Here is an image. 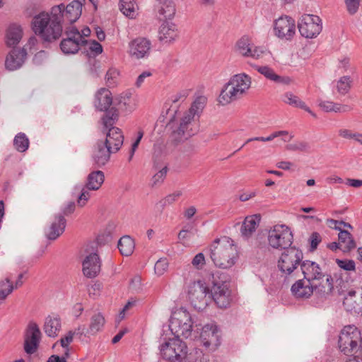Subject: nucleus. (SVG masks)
I'll return each instance as SVG.
<instances>
[{
    "label": "nucleus",
    "mask_w": 362,
    "mask_h": 362,
    "mask_svg": "<svg viewBox=\"0 0 362 362\" xmlns=\"http://www.w3.org/2000/svg\"><path fill=\"white\" fill-rule=\"evenodd\" d=\"M112 103V93L108 89L102 88L96 92L93 104L97 110L105 112V115L112 110H117L115 107L110 108Z\"/></svg>",
    "instance_id": "f3484780"
},
{
    "label": "nucleus",
    "mask_w": 362,
    "mask_h": 362,
    "mask_svg": "<svg viewBox=\"0 0 362 362\" xmlns=\"http://www.w3.org/2000/svg\"><path fill=\"white\" fill-rule=\"evenodd\" d=\"M300 270L304 279L312 283L315 281H320L325 276L319 264L313 261L303 260L300 264Z\"/></svg>",
    "instance_id": "a211bd4d"
},
{
    "label": "nucleus",
    "mask_w": 362,
    "mask_h": 362,
    "mask_svg": "<svg viewBox=\"0 0 362 362\" xmlns=\"http://www.w3.org/2000/svg\"><path fill=\"white\" fill-rule=\"evenodd\" d=\"M119 119L118 110H112L102 117L103 124L106 131V137L103 143L112 146L113 152H117L124 141V136L122 130L114 124Z\"/></svg>",
    "instance_id": "7ed1b4c3"
},
{
    "label": "nucleus",
    "mask_w": 362,
    "mask_h": 362,
    "mask_svg": "<svg viewBox=\"0 0 362 362\" xmlns=\"http://www.w3.org/2000/svg\"><path fill=\"white\" fill-rule=\"evenodd\" d=\"M291 290L297 298H308L313 293V283L304 279H299L293 284Z\"/></svg>",
    "instance_id": "cd10ccee"
},
{
    "label": "nucleus",
    "mask_w": 362,
    "mask_h": 362,
    "mask_svg": "<svg viewBox=\"0 0 362 362\" xmlns=\"http://www.w3.org/2000/svg\"><path fill=\"white\" fill-rule=\"evenodd\" d=\"M87 45H89V49L94 52L95 55H98L103 52V47L98 42L95 40L88 41Z\"/></svg>",
    "instance_id": "680f3d73"
},
{
    "label": "nucleus",
    "mask_w": 362,
    "mask_h": 362,
    "mask_svg": "<svg viewBox=\"0 0 362 362\" xmlns=\"http://www.w3.org/2000/svg\"><path fill=\"white\" fill-rule=\"evenodd\" d=\"M178 36L176 25L170 22L165 21L160 25L158 31V39L163 43H171Z\"/></svg>",
    "instance_id": "a878e982"
},
{
    "label": "nucleus",
    "mask_w": 362,
    "mask_h": 362,
    "mask_svg": "<svg viewBox=\"0 0 362 362\" xmlns=\"http://www.w3.org/2000/svg\"><path fill=\"white\" fill-rule=\"evenodd\" d=\"M66 220L62 214H57L54 216V221L51 223L46 237L50 240H54L58 238L65 230Z\"/></svg>",
    "instance_id": "bb28decb"
},
{
    "label": "nucleus",
    "mask_w": 362,
    "mask_h": 362,
    "mask_svg": "<svg viewBox=\"0 0 362 362\" xmlns=\"http://www.w3.org/2000/svg\"><path fill=\"white\" fill-rule=\"evenodd\" d=\"M168 262L166 258L159 259L155 264L154 269L155 272L160 276L168 269Z\"/></svg>",
    "instance_id": "864d4df0"
},
{
    "label": "nucleus",
    "mask_w": 362,
    "mask_h": 362,
    "mask_svg": "<svg viewBox=\"0 0 362 362\" xmlns=\"http://www.w3.org/2000/svg\"><path fill=\"white\" fill-rule=\"evenodd\" d=\"M100 260L96 252H91L83 262V272L88 278L95 277L100 272Z\"/></svg>",
    "instance_id": "4be33fe9"
},
{
    "label": "nucleus",
    "mask_w": 362,
    "mask_h": 362,
    "mask_svg": "<svg viewBox=\"0 0 362 362\" xmlns=\"http://www.w3.org/2000/svg\"><path fill=\"white\" fill-rule=\"evenodd\" d=\"M117 247L122 255L129 256L134 252L135 244L134 240L130 236L124 235L119 240Z\"/></svg>",
    "instance_id": "a19ab883"
},
{
    "label": "nucleus",
    "mask_w": 362,
    "mask_h": 362,
    "mask_svg": "<svg viewBox=\"0 0 362 362\" xmlns=\"http://www.w3.org/2000/svg\"><path fill=\"white\" fill-rule=\"evenodd\" d=\"M65 35H66V37H71L78 40H86V39H82L81 33L74 26L70 28L69 30H66Z\"/></svg>",
    "instance_id": "052dcab7"
},
{
    "label": "nucleus",
    "mask_w": 362,
    "mask_h": 362,
    "mask_svg": "<svg viewBox=\"0 0 362 362\" xmlns=\"http://www.w3.org/2000/svg\"><path fill=\"white\" fill-rule=\"evenodd\" d=\"M187 351L186 343L177 337L169 339L160 349L163 359L170 362H182Z\"/></svg>",
    "instance_id": "6e6552de"
},
{
    "label": "nucleus",
    "mask_w": 362,
    "mask_h": 362,
    "mask_svg": "<svg viewBox=\"0 0 362 362\" xmlns=\"http://www.w3.org/2000/svg\"><path fill=\"white\" fill-rule=\"evenodd\" d=\"M261 221L260 214L246 216L240 227L242 236L248 238L252 236Z\"/></svg>",
    "instance_id": "c85d7f7f"
},
{
    "label": "nucleus",
    "mask_w": 362,
    "mask_h": 362,
    "mask_svg": "<svg viewBox=\"0 0 362 362\" xmlns=\"http://www.w3.org/2000/svg\"><path fill=\"white\" fill-rule=\"evenodd\" d=\"M105 319L103 315L100 313L93 314L89 321L88 326L87 327V334L90 336H95L98 333L102 332L105 325Z\"/></svg>",
    "instance_id": "473e14b6"
},
{
    "label": "nucleus",
    "mask_w": 362,
    "mask_h": 362,
    "mask_svg": "<svg viewBox=\"0 0 362 362\" xmlns=\"http://www.w3.org/2000/svg\"><path fill=\"white\" fill-rule=\"evenodd\" d=\"M119 9L126 16L134 18L135 14L134 0H120Z\"/></svg>",
    "instance_id": "49530a36"
},
{
    "label": "nucleus",
    "mask_w": 362,
    "mask_h": 362,
    "mask_svg": "<svg viewBox=\"0 0 362 362\" xmlns=\"http://www.w3.org/2000/svg\"><path fill=\"white\" fill-rule=\"evenodd\" d=\"M200 340L206 348L216 349L220 344V335L216 326L205 325L200 334Z\"/></svg>",
    "instance_id": "dca6fc26"
},
{
    "label": "nucleus",
    "mask_w": 362,
    "mask_h": 362,
    "mask_svg": "<svg viewBox=\"0 0 362 362\" xmlns=\"http://www.w3.org/2000/svg\"><path fill=\"white\" fill-rule=\"evenodd\" d=\"M229 81L230 85H233L238 88L243 95L250 88L252 83L251 78L244 73L233 76Z\"/></svg>",
    "instance_id": "c9c22d12"
},
{
    "label": "nucleus",
    "mask_w": 362,
    "mask_h": 362,
    "mask_svg": "<svg viewBox=\"0 0 362 362\" xmlns=\"http://www.w3.org/2000/svg\"><path fill=\"white\" fill-rule=\"evenodd\" d=\"M112 146H107L101 141H98L93 154L94 164L98 168L104 166L110 160V155L114 153Z\"/></svg>",
    "instance_id": "412c9836"
},
{
    "label": "nucleus",
    "mask_w": 362,
    "mask_h": 362,
    "mask_svg": "<svg viewBox=\"0 0 362 362\" xmlns=\"http://www.w3.org/2000/svg\"><path fill=\"white\" fill-rule=\"evenodd\" d=\"M361 0H345L348 12L351 15L355 14L359 7Z\"/></svg>",
    "instance_id": "6e6d98bb"
},
{
    "label": "nucleus",
    "mask_w": 362,
    "mask_h": 362,
    "mask_svg": "<svg viewBox=\"0 0 362 362\" xmlns=\"http://www.w3.org/2000/svg\"><path fill=\"white\" fill-rule=\"evenodd\" d=\"M211 288L201 280L191 283L188 287V298L194 309L204 310L211 302Z\"/></svg>",
    "instance_id": "39448f33"
},
{
    "label": "nucleus",
    "mask_w": 362,
    "mask_h": 362,
    "mask_svg": "<svg viewBox=\"0 0 362 362\" xmlns=\"http://www.w3.org/2000/svg\"><path fill=\"white\" fill-rule=\"evenodd\" d=\"M295 30V21L289 16L280 17L274 23L275 35L279 38L291 40Z\"/></svg>",
    "instance_id": "4468645a"
},
{
    "label": "nucleus",
    "mask_w": 362,
    "mask_h": 362,
    "mask_svg": "<svg viewBox=\"0 0 362 362\" xmlns=\"http://www.w3.org/2000/svg\"><path fill=\"white\" fill-rule=\"evenodd\" d=\"M229 283L223 281H214L210 290L211 300H213L220 308H228L232 300Z\"/></svg>",
    "instance_id": "9d476101"
},
{
    "label": "nucleus",
    "mask_w": 362,
    "mask_h": 362,
    "mask_svg": "<svg viewBox=\"0 0 362 362\" xmlns=\"http://www.w3.org/2000/svg\"><path fill=\"white\" fill-rule=\"evenodd\" d=\"M15 148L19 152H25L29 147V139L24 133H18L13 139Z\"/></svg>",
    "instance_id": "c03bdc74"
},
{
    "label": "nucleus",
    "mask_w": 362,
    "mask_h": 362,
    "mask_svg": "<svg viewBox=\"0 0 362 362\" xmlns=\"http://www.w3.org/2000/svg\"><path fill=\"white\" fill-rule=\"evenodd\" d=\"M23 31L21 26L11 25L8 27L6 35V44L8 47H15L21 41Z\"/></svg>",
    "instance_id": "e433bc0d"
},
{
    "label": "nucleus",
    "mask_w": 362,
    "mask_h": 362,
    "mask_svg": "<svg viewBox=\"0 0 362 362\" xmlns=\"http://www.w3.org/2000/svg\"><path fill=\"white\" fill-rule=\"evenodd\" d=\"M319 16L305 14L298 22V30L300 35L306 38L315 37L322 30V26Z\"/></svg>",
    "instance_id": "f8f14e48"
},
{
    "label": "nucleus",
    "mask_w": 362,
    "mask_h": 362,
    "mask_svg": "<svg viewBox=\"0 0 362 362\" xmlns=\"http://www.w3.org/2000/svg\"><path fill=\"white\" fill-rule=\"evenodd\" d=\"M192 317L186 310H180L175 313L170 320L169 329L175 337H183L187 339L192 331Z\"/></svg>",
    "instance_id": "423d86ee"
},
{
    "label": "nucleus",
    "mask_w": 362,
    "mask_h": 362,
    "mask_svg": "<svg viewBox=\"0 0 362 362\" xmlns=\"http://www.w3.org/2000/svg\"><path fill=\"white\" fill-rule=\"evenodd\" d=\"M352 82L350 76H344L341 77L337 83V92L341 95H346L350 90Z\"/></svg>",
    "instance_id": "a18cd8bd"
},
{
    "label": "nucleus",
    "mask_w": 362,
    "mask_h": 362,
    "mask_svg": "<svg viewBox=\"0 0 362 362\" xmlns=\"http://www.w3.org/2000/svg\"><path fill=\"white\" fill-rule=\"evenodd\" d=\"M322 238L320 235L317 232H313L310 238H309V243L310 245V251H314L317 249V245L321 242Z\"/></svg>",
    "instance_id": "4d7b16f0"
},
{
    "label": "nucleus",
    "mask_w": 362,
    "mask_h": 362,
    "mask_svg": "<svg viewBox=\"0 0 362 362\" xmlns=\"http://www.w3.org/2000/svg\"><path fill=\"white\" fill-rule=\"evenodd\" d=\"M206 98L204 96L198 97L192 104L191 107L186 112L184 116L181 118L185 122H188V125H192L196 128V116L199 118L200 113L202 112Z\"/></svg>",
    "instance_id": "b1692460"
},
{
    "label": "nucleus",
    "mask_w": 362,
    "mask_h": 362,
    "mask_svg": "<svg viewBox=\"0 0 362 362\" xmlns=\"http://www.w3.org/2000/svg\"><path fill=\"white\" fill-rule=\"evenodd\" d=\"M188 95V90H182L175 95H173L171 98L173 103L175 104L179 101H184Z\"/></svg>",
    "instance_id": "69168bd1"
},
{
    "label": "nucleus",
    "mask_w": 362,
    "mask_h": 362,
    "mask_svg": "<svg viewBox=\"0 0 362 362\" xmlns=\"http://www.w3.org/2000/svg\"><path fill=\"white\" fill-rule=\"evenodd\" d=\"M105 180L104 173L101 170H94L87 177L86 187L88 189L98 190Z\"/></svg>",
    "instance_id": "4c0bfd02"
},
{
    "label": "nucleus",
    "mask_w": 362,
    "mask_h": 362,
    "mask_svg": "<svg viewBox=\"0 0 362 362\" xmlns=\"http://www.w3.org/2000/svg\"><path fill=\"white\" fill-rule=\"evenodd\" d=\"M168 170V168L167 165H165L153 176L151 184L152 187L160 186L164 182V180L167 175Z\"/></svg>",
    "instance_id": "3c124183"
},
{
    "label": "nucleus",
    "mask_w": 362,
    "mask_h": 362,
    "mask_svg": "<svg viewBox=\"0 0 362 362\" xmlns=\"http://www.w3.org/2000/svg\"><path fill=\"white\" fill-rule=\"evenodd\" d=\"M90 189H88L86 185L82 188L81 192L78 197L77 203L79 206H83L86 205L87 201L90 197V193L89 192Z\"/></svg>",
    "instance_id": "5fc2aeb1"
},
{
    "label": "nucleus",
    "mask_w": 362,
    "mask_h": 362,
    "mask_svg": "<svg viewBox=\"0 0 362 362\" xmlns=\"http://www.w3.org/2000/svg\"><path fill=\"white\" fill-rule=\"evenodd\" d=\"M24 350L28 354H34L39 346L41 332L36 322H30L24 335Z\"/></svg>",
    "instance_id": "ddd939ff"
},
{
    "label": "nucleus",
    "mask_w": 362,
    "mask_h": 362,
    "mask_svg": "<svg viewBox=\"0 0 362 362\" xmlns=\"http://www.w3.org/2000/svg\"><path fill=\"white\" fill-rule=\"evenodd\" d=\"M328 226L338 230L339 233L338 234V239L340 243L341 248V251L346 254L349 253L351 250L356 248V243L354 239L353 235L346 230H343L341 227L337 226V224H344V227L352 228V226L350 223L344 222V221H337L334 219H327Z\"/></svg>",
    "instance_id": "9b49d317"
},
{
    "label": "nucleus",
    "mask_w": 362,
    "mask_h": 362,
    "mask_svg": "<svg viewBox=\"0 0 362 362\" xmlns=\"http://www.w3.org/2000/svg\"><path fill=\"white\" fill-rule=\"evenodd\" d=\"M88 40H78L71 37L64 38L60 43V49L65 54H73L78 52L80 47L86 46Z\"/></svg>",
    "instance_id": "7c9ffc66"
},
{
    "label": "nucleus",
    "mask_w": 362,
    "mask_h": 362,
    "mask_svg": "<svg viewBox=\"0 0 362 362\" xmlns=\"http://www.w3.org/2000/svg\"><path fill=\"white\" fill-rule=\"evenodd\" d=\"M325 277L326 279L322 278L318 284L313 282V292L321 297L330 294L334 288L332 276L327 274Z\"/></svg>",
    "instance_id": "f704fd0d"
},
{
    "label": "nucleus",
    "mask_w": 362,
    "mask_h": 362,
    "mask_svg": "<svg viewBox=\"0 0 362 362\" xmlns=\"http://www.w3.org/2000/svg\"><path fill=\"white\" fill-rule=\"evenodd\" d=\"M303 253L302 250L296 246H291L284 250L277 263L279 270L286 277L292 274V273L300 267L303 262Z\"/></svg>",
    "instance_id": "20e7f679"
},
{
    "label": "nucleus",
    "mask_w": 362,
    "mask_h": 362,
    "mask_svg": "<svg viewBox=\"0 0 362 362\" xmlns=\"http://www.w3.org/2000/svg\"><path fill=\"white\" fill-rule=\"evenodd\" d=\"M192 265L197 269H201L205 264V257L203 253L197 254L192 260Z\"/></svg>",
    "instance_id": "13d9d810"
},
{
    "label": "nucleus",
    "mask_w": 362,
    "mask_h": 362,
    "mask_svg": "<svg viewBox=\"0 0 362 362\" xmlns=\"http://www.w3.org/2000/svg\"><path fill=\"white\" fill-rule=\"evenodd\" d=\"M83 3L73 0L66 6L64 4L52 8L50 14L41 12L32 21V29L44 42H51L58 40L62 34V23L67 21L70 24L76 22L82 13Z\"/></svg>",
    "instance_id": "f257e3e1"
},
{
    "label": "nucleus",
    "mask_w": 362,
    "mask_h": 362,
    "mask_svg": "<svg viewBox=\"0 0 362 362\" xmlns=\"http://www.w3.org/2000/svg\"><path fill=\"white\" fill-rule=\"evenodd\" d=\"M268 243L274 249L286 250L293 243V235L286 225H275L268 233Z\"/></svg>",
    "instance_id": "1a4fd4ad"
},
{
    "label": "nucleus",
    "mask_w": 362,
    "mask_h": 362,
    "mask_svg": "<svg viewBox=\"0 0 362 362\" xmlns=\"http://www.w3.org/2000/svg\"><path fill=\"white\" fill-rule=\"evenodd\" d=\"M243 94L239 91L238 88L233 85H230L228 81L222 89L219 97V103L222 105H227L233 100L240 98Z\"/></svg>",
    "instance_id": "2f4dec72"
},
{
    "label": "nucleus",
    "mask_w": 362,
    "mask_h": 362,
    "mask_svg": "<svg viewBox=\"0 0 362 362\" xmlns=\"http://www.w3.org/2000/svg\"><path fill=\"white\" fill-rule=\"evenodd\" d=\"M209 356L205 355L199 349H194L186 354V357L182 362H209Z\"/></svg>",
    "instance_id": "79ce46f5"
},
{
    "label": "nucleus",
    "mask_w": 362,
    "mask_h": 362,
    "mask_svg": "<svg viewBox=\"0 0 362 362\" xmlns=\"http://www.w3.org/2000/svg\"><path fill=\"white\" fill-rule=\"evenodd\" d=\"M252 66L265 78L276 83L289 84L291 82L288 77H283L276 74L272 68L267 66Z\"/></svg>",
    "instance_id": "72a5a7b5"
},
{
    "label": "nucleus",
    "mask_w": 362,
    "mask_h": 362,
    "mask_svg": "<svg viewBox=\"0 0 362 362\" xmlns=\"http://www.w3.org/2000/svg\"><path fill=\"white\" fill-rule=\"evenodd\" d=\"M27 57L25 48H13L6 55L5 59V69L8 71L19 69L24 64Z\"/></svg>",
    "instance_id": "2eb2a0df"
},
{
    "label": "nucleus",
    "mask_w": 362,
    "mask_h": 362,
    "mask_svg": "<svg viewBox=\"0 0 362 362\" xmlns=\"http://www.w3.org/2000/svg\"><path fill=\"white\" fill-rule=\"evenodd\" d=\"M119 75V73L117 69H110L105 75V80L107 83L109 84V86L114 84L115 81L114 79L117 78V76Z\"/></svg>",
    "instance_id": "e2e57ef3"
},
{
    "label": "nucleus",
    "mask_w": 362,
    "mask_h": 362,
    "mask_svg": "<svg viewBox=\"0 0 362 362\" xmlns=\"http://www.w3.org/2000/svg\"><path fill=\"white\" fill-rule=\"evenodd\" d=\"M182 192L181 191H176L173 194L167 195L165 198L160 200L156 204V206L159 207L160 211H162L166 206L170 205L173 203H174L180 197L182 196Z\"/></svg>",
    "instance_id": "de8ad7c7"
},
{
    "label": "nucleus",
    "mask_w": 362,
    "mask_h": 362,
    "mask_svg": "<svg viewBox=\"0 0 362 362\" xmlns=\"http://www.w3.org/2000/svg\"><path fill=\"white\" fill-rule=\"evenodd\" d=\"M209 250L212 262L220 269L231 268L238 258L237 247L233 244V240L226 236L216 238Z\"/></svg>",
    "instance_id": "f03ea898"
},
{
    "label": "nucleus",
    "mask_w": 362,
    "mask_h": 362,
    "mask_svg": "<svg viewBox=\"0 0 362 362\" xmlns=\"http://www.w3.org/2000/svg\"><path fill=\"white\" fill-rule=\"evenodd\" d=\"M252 47L247 37H241L236 43L237 52L243 57H249L251 54Z\"/></svg>",
    "instance_id": "37998d69"
},
{
    "label": "nucleus",
    "mask_w": 362,
    "mask_h": 362,
    "mask_svg": "<svg viewBox=\"0 0 362 362\" xmlns=\"http://www.w3.org/2000/svg\"><path fill=\"white\" fill-rule=\"evenodd\" d=\"M206 98L204 96L198 97L192 104L191 107L186 112L184 116L181 118L185 122H188V125H192L196 128V116L199 118L200 113L202 112Z\"/></svg>",
    "instance_id": "393cba45"
},
{
    "label": "nucleus",
    "mask_w": 362,
    "mask_h": 362,
    "mask_svg": "<svg viewBox=\"0 0 362 362\" xmlns=\"http://www.w3.org/2000/svg\"><path fill=\"white\" fill-rule=\"evenodd\" d=\"M87 331V327L85 325H79L77 328L74 330H70L73 334L74 337H78L79 339L82 337V336H85L86 337H90V334H87L86 332Z\"/></svg>",
    "instance_id": "bf43d9fd"
},
{
    "label": "nucleus",
    "mask_w": 362,
    "mask_h": 362,
    "mask_svg": "<svg viewBox=\"0 0 362 362\" xmlns=\"http://www.w3.org/2000/svg\"><path fill=\"white\" fill-rule=\"evenodd\" d=\"M286 148L291 151H300L309 153L310 151V144L305 141H296L293 144L286 145Z\"/></svg>",
    "instance_id": "8fccbe9b"
},
{
    "label": "nucleus",
    "mask_w": 362,
    "mask_h": 362,
    "mask_svg": "<svg viewBox=\"0 0 362 362\" xmlns=\"http://www.w3.org/2000/svg\"><path fill=\"white\" fill-rule=\"evenodd\" d=\"M351 107L348 105H340L338 103H334V106L332 107V112H346L351 110Z\"/></svg>",
    "instance_id": "338daca9"
},
{
    "label": "nucleus",
    "mask_w": 362,
    "mask_h": 362,
    "mask_svg": "<svg viewBox=\"0 0 362 362\" xmlns=\"http://www.w3.org/2000/svg\"><path fill=\"white\" fill-rule=\"evenodd\" d=\"M47 57V52L42 50L35 54L33 62L36 65L42 64Z\"/></svg>",
    "instance_id": "0e129e2a"
},
{
    "label": "nucleus",
    "mask_w": 362,
    "mask_h": 362,
    "mask_svg": "<svg viewBox=\"0 0 362 362\" xmlns=\"http://www.w3.org/2000/svg\"><path fill=\"white\" fill-rule=\"evenodd\" d=\"M156 9L160 20L171 19L175 14V6L171 0H158Z\"/></svg>",
    "instance_id": "c756f323"
},
{
    "label": "nucleus",
    "mask_w": 362,
    "mask_h": 362,
    "mask_svg": "<svg viewBox=\"0 0 362 362\" xmlns=\"http://www.w3.org/2000/svg\"><path fill=\"white\" fill-rule=\"evenodd\" d=\"M197 132V129L192 125H188V122L181 119L179 126L174 129L170 139L174 145H177L185 139L194 135Z\"/></svg>",
    "instance_id": "6ab92c4d"
},
{
    "label": "nucleus",
    "mask_w": 362,
    "mask_h": 362,
    "mask_svg": "<svg viewBox=\"0 0 362 362\" xmlns=\"http://www.w3.org/2000/svg\"><path fill=\"white\" fill-rule=\"evenodd\" d=\"M206 98L204 96L198 97L192 104L191 107L186 112L184 116L181 118L185 122H188V125H192L196 128V116L199 118L200 113L202 112Z\"/></svg>",
    "instance_id": "5701e85b"
},
{
    "label": "nucleus",
    "mask_w": 362,
    "mask_h": 362,
    "mask_svg": "<svg viewBox=\"0 0 362 362\" xmlns=\"http://www.w3.org/2000/svg\"><path fill=\"white\" fill-rule=\"evenodd\" d=\"M151 47L150 40L144 37H138L129 43V53L136 59L144 58L149 55Z\"/></svg>",
    "instance_id": "aec40b11"
},
{
    "label": "nucleus",
    "mask_w": 362,
    "mask_h": 362,
    "mask_svg": "<svg viewBox=\"0 0 362 362\" xmlns=\"http://www.w3.org/2000/svg\"><path fill=\"white\" fill-rule=\"evenodd\" d=\"M131 98L130 92L123 93L115 99L114 103L122 110L132 112L134 109V104L132 102Z\"/></svg>",
    "instance_id": "ea45409f"
},
{
    "label": "nucleus",
    "mask_w": 362,
    "mask_h": 362,
    "mask_svg": "<svg viewBox=\"0 0 362 362\" xmlns=\"http://www.w3.org/2000/svg\"><path fill=\"white\" fill-rule=\"evenodd\" d=\"M336 263L339 268H341L345 271L354 272L356 270V264H355V262L352 259H337Z\"/></svg>",
    "instance_id": "603ef678"
},
{
    "label": "nucleus",
    "mask_w": 362,
    "mask_h": 362,
    "mask_svg": "<svg viewBox=\"0 0 362 362\" xmlns=\"http://www.w3.org/2000/svg\"><path fill=\"white\" fill-rule=\"evenodd\" d=\"M61 329V320L59 317L48 316L45 319L44 331L49 337H55Z\"/></svg>",
    "instance_id": "58836bf2"
},
{
    "label": "nucleus",
    "mask_w": 362,
    "mask_h": 362,
    "mask_svg": "<svg viewBox=\"0 0 362 362\" xmlns=\"http://www.w3.org/2000/svg\"><path fill=\"white\" fill-rule=\"evenodd\" d=\"M284 97V102L286 104L300 109L305 107V103L291 92L286 93Z\"/></svg>",
    "instance_id": "09e8293b"
},
{
    "label": "nucleus",
    "mask_w": 362,
    "mask_h": 362,
    "mask_svg": "<svg viewBox=\"0 0 362 362\" xmlns=\"http://www.w3.org/2000/svg\"><path fill=\"white\" fill-rule=\"evenodd\" d=\"M267 53V52L266 49L262 47H256L254 49H251V54H250L249 57H251L254 59H259Z\"/></svg>",
    "instance_id": "774afa93"
},
{
    "label": "nucleus",
    "mask_w": 362,
    "mask_h": 362,
    "mask_svg": "<svg viewBox=\"0 0 362 362\" xmlns=\"http://www.w3.org/2000/svg\"><path fill=\"white\" fill-rule=\"evenodd\" d=\"M362 339L361 332L354 325L345 326L339 336V348L345 355H351L358 347Z\"/></svg>",
    "instance_id": "0eeeda50"
}]
</instances>
